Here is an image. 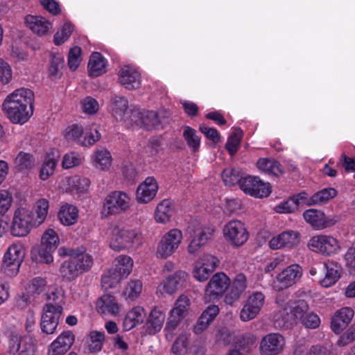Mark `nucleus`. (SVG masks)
I'll use <instances>...</instances> for the list:
<instances>
[{"mask_svg":"<svg viewBox=\"0 0 355 355\" xmlns=\"http://www.w3.org/2000/svg\"><path fill=\"white\" fill-rule=\"evenodd\" d=\"M34 163L33 156L27 153L20 152L15 158L16 167L20 171L31 168Z\"/></svg>","mask_w":355,"mask_h":355,"instance_id":"55","label":"nucleus"},{"mask_svg":"<svg viewBox=\"0 0 355 355\" xmlns=\"http://www.w3.org/2000/svg\"><path fill=\"white\" fill-rule=\"evenodd\" d=\"M222 178L226 186L232 187L239 184L241 187V183L245 177H243L239 169L227 168L223 171Z\"/></svg>","mask_w":355,"mask_h":355,"instance_id":"49","label":"nucleus"},{"mask_svg":"<svg viewBox=\"0 0 355 355\" xmlns=\"http://www.w3.org/2000/svg\"><path fill=\"white\" fill-rule=\"evenodd\" d=\"M64 304L65 297L62 291L55 289L48 294L40 322L41 329L44 333L52 334L55 332Z\"/></svg>","mask_w":355,"mask_h":355,"instance_id":"2","label":"nucleus"},{"mask_svg":"<svg viewBox=\"0 0 355 355\" xmlns=\"http://www.w3.org/2000/svg\"><path fill=\"white\" fill-rule=\"evenodd\" d=\"M9 352L12 354L35 355V344L30 336L20 337L12 335L9 341Z\"/></svg>","mask_w":355,"mask_h":355,"instance_id":"22","label":"nucleus"},{"mask_svg":"<svg viewBox=\"0 0 355 355\" xmlns=\"http://www.w3.org/2000/svg\"><path fill=\"white\" fill-rule=\"evenodd\" d=\"M230 286V279L224 272L215 273L209 279L205 289V299L207 302L219 300Z\"/></svg>","mask_w":355,"mask_h":355,"instance_id":"13","label":"nucleus"},{"mask_svg":"<svg viewBox=\"0 0 355 355\" xmlns=\"http://www.w3.org/2000/svg\"><path fill=\"white\" fill-rule=\"evenodd\" d=\"M230 290L224 297L226 304L232 306L241 297L247 288V279L245 275L239 273L230 282Z\"/></svg>","mask_w":355,"mask_h":355,"instance_id":"28","label":"nucleus"},{"mask_svg":"<svg viewBox=\"0 0 355 355\" xmlns=\"http://www.w3.org/2000/svg\"><path fill=\"white\" fill-rule=\"evenodd\" d=\"M243 135V131L237 129L228 138L225 148L231 155L237 152Z\"/></svg>","mask_w":355,"mask_h":355,"instance_id":"56","label":"nucleus"},{"mask_svg":"<svg viewBox=\"0 0 355 355\" xmlns=\"http://www.w3.org/2000/svg\"><path fill=\"white\" fill-rule=\"evenodd\" d=\"M105 335L103 332L91 331L85 343V347L91 353L100 352L103 346Z\"/></svg>","mask_w":355,"mask_h":355,"instance_id":"45","label":"nucleus"},{"mask_svg":"<svg viewBox=\"0 0 355 355\" xmlns=\"http://www.w3.org/2000/svg\"><path fill=\"white\" fill-rule=\"evenodd\" d=\"M187 273L184 271H177L172 276L166 277L157 288V294L164 295L173 294L178 289V286L185 281Z\"/></svg>","mask_w":355,"mask_h":355,"instance_id":"30","label":"nucleus"},{"mask_svg":"<svg viewBox=\"0 0 355 355\" xmlns=\"http://www.w3.org/2000/svg\"><path fill=\"white\" fill-rule=\"evenodd\" d=\"M257 166L259 170L268 175L277 176L283 173L282 165L274 159L260 158L257 162Z\"/></svg>","mask_w":355,"mask_h":355,"instance_id":"44","label":"nucleus"},{"mask_svg":"<svg viewBox=\"0 0 355 355\" xmlns=\"http://www.w3.org/2000/svg\"><path fill=\"white\" fill-rule=\"evenodd\" d=\"M265 299V295L261 292L256 291L250 294L241 310V320L248 322L254 319L263 307Z\"/></svg>","mask_w":355,"mask_h":355,"instance_id":"18","label":"nucleus"},{"mask_svg":"<svg viewBox=\"0 0 355 355\" xmlns=\"http://www.w3.org/2000/svg\"><path fill=\"white\" fill-rule=\"evenodd\" d=\"M142 288L143 285L140 280H132L125 288L123 295L126 299L135 300L141 294Z\"/></svg>","mask_w":355,"mask_h":355,"instance_id":"54","label":"nucleus"},{"mask_svg":"<svg viewBox=\"0 0 355 355\" xmlns=\"http://www.w3.org/2000/svg\"><path fill=\"white\" fill-rule=\"evenodd\" d=\"M190 307V300L184 295H181L176 300L173 308L169 313V318L165 328L166 336L167 339H171L173 333L169 334V331L174 330L178 326L180 322L186 317Z\"/></svg>","mask_w":355,"mask_h":355,"instance_id":"14","label":"nucleus"},{"mask_svg":"<svg viewBox=\"0 0 355 355\" xmlns=\"http://www.w3.org/2000/svg\"><path fill=\"white\" fill-rule=\"evenodd\" d=\"M324 277L320 279L322 286L328 288L334 285L340 278V268L333 261H327L323 263Z\"/></svg>","mask_w":355,"mask_h":355,"instance_id":"34","label":"nucleus"},{"mask_svg":"<svg viewBox=\"0 0 355 355\" xmlns=\"http://www.w3.org/2000/svg\"><path fill=\"white\" fill-rule=\"evenodd\" d=\"M106 59L98 52H93L89 59L87 70L90 77H98L105 73Z\"/></svg>","mask_w":355,"mask_h":355,"instance_id":"37","label":"nucleus"},{"mask_svg":"<svg viewBox=\"0 0 355 355\" xmlns=\"http://www.w3.org/2000/svg\"><path fill=\"white\" fill-rule=\"evenodd\" d=\"M285 345V339L279 334L270 333L262 338L259 345L261 355H279Z\"/></svg>","mask_w":355,"mask_h":355,"instance_id":"20","label":"nucleus"},{"mask_svg":"<svg viewBox=\"0 0 355 355\" xmlns=\"http://www.w3.org/2000/svg\"><path fill=\"white\" fill-rule=\"evenodd\" d=\"M276 302L281 309L274 315V319L279 327H288L297 320H302L307 314L309 305L304 300L285 302L279 295L276 298Z\"/></svg>","mask_w":355,"mask_h":355,"instance_id":"3","label":"nucleus"},{"mask_svg":"<svg viewBox=\"0 0 355 355\" xmlns=\"http://www.w3.org/2000/svg\"><path fill=\"white\" fill-rule=\"evenodd\" d=\"M112 162L110 151L104 148L96 149L91 155V164L100 171H109L112 166Z\"/></svg>","mask_w":355,"mask_h":355,"instance_id":"29","label":"nucleus"},{"mask_svg":"<svg viewBox=\"0 0 355 355\" xmlns=\"http://www.w3.org/2000/svg\"><path fill=\"white\" fill-rule=\"evenodd\" d=\"M90 186L88 178L79 175L67 176L59 182L58 187L62 191H72L79 193L87 191Z\"/></svg>","mask_w":355,"mask_h":355,"instance_id":"24","label":"nucleus"},{"mask_svg":"<svg viewBox=\"0 0 355 355\" xmlns=\"http://www.w3.org/2000/svg\"><path fill=\"white\" fill-rule=\"evenodd\" d=\"M97 309L101 313L116 315L120 311L121 306L114 297L104 295L97 302Z\"/></svg>","mask_w":355,"mask_h":355,"instance_id":"41","label":"nucleus"},{"mask_svg":"<svg viewBox=\"0 0 355 355\" xmlns=\"http://www.w3.org/2000/svg\"><path fill=\"white\" fill-rule=\"evenodd\" d=\"M109 245L116 252L130 250L139 239V232L117 223L111 224L107 230Z\"/></svg>","mask_w":355,"mask_h":355,"instance_id":"4","label":"nucleus"},{"mask_svg":"<svg viewBox=\"0 0 355 355\" xmlns=\"http://www.w3.org/2000/svg\"><path fill=\"white\" fill-rule=\"evenodd\" d=\"M214 232V228L208 227H204L196 230L195 232L194 236L188 245V252L190 254L196 255L211 239Z\"/></svg>","mask_w":355,"mask_h":355,"instance_id":"32","label":"nucleus"},{"mask_svg":"<svg viewBox=\"0 0 355 355\" xmlns=\"http://www.w3.org/2000/svg\"><path fill=\"white\" fill-rule=\"evenodd\" d=\"M64 58L59 53L51 55L50 64L49 67V75L51 79H57L60 76V71L63 67Z\"/></svg>","mask_w":355,"mask_h":355,"instance_id":"50","label":"nucleus"},{"mask_svg":"<svg viewBox=\"0 0 355 355\" xmlns=\"http://www.w3.org/2000/svg\"><path fill=\"white\" fill-rule=\"evenodd\" d=\"M217 339L218 341H222L225 345L236 343L241 347H243L244 346L242 343V340L237 338L234 333L225 329L220 330L217 335Z\"/></svg>","mask_w":355,"mask_h":355,"instance_id":"59","label":"nucleus"},{"mask_svg":"<svg viewBox=\"0 0 355 355\" xmlns=\"http://www.w3.org/2000/svg\"><path fill=\"white\" fill-rule=\"evenodd\" d=\"M33 218V212L20 207L15 210L12 218L11 232L15 236H26L33 227H37Z\"/></svg>","mask_w":355,"mask_h":355,"instance_id":"15","label":"nucleus"},{"mask_svg":"<svg viewBox=\"0 0 355 355\" xmlns=\"http://www.w3.org/2000/svg\"><path fill=\"white\" fill-rule=\"evenodd\" d=\"M81 53L80 47L75 46L72 47L68 54V66L72 71H75L80 64L81 62Z\"/></svg>","mask_w":355,"mask_h":355,"instance_id":"62","label":"nucleus"},{"mask_svg":"<svg viewBox=\"0 0 355 355\" xmlns=\"http://www.w3.org/2000/svg\"><path fill=\"white\" fill-rule=\"evenodd\" d=\"M133 261L127 255H120L115 259L114 268L102 277L101 284L105 289L114 287L120 280L126 277L132 271Z\"/></svg>","mask_w":355,"mask_h":355,"instance_id":"8","label":"nucleus"},{"mask_svg":"<svg viewBox=\"0 0 355 355\" xmlns=\"http://www.w3.org/2000/svg\"><path fill=\"white\" fill-rule=\"evenodd\" d=\"M166 315L162 307L156 306L150 311L146 324L148 332L155 334L159 331L165 321Z\"/></svg>","mask_w":355,"mask_h":355,"instance_id":"36","label":"nucleus"},{"mask_svg":"<svg viewBox=\"0 0 355 355\" xmlns=\"http://www.w3.org/2000/svg\"><path fill=\"white\" fill-rule=\"evenodd\" d=\"M219 263L218 259L210 254L201 255L194 263L192 275L193 278L203 282L208 279Z\"/></svg>","mask_w":355,"mask_h":355,"instance_id":"16","label":"nucleus"},{"mask_svg":"<svg viewBox=\"0 0 355 355\" xmlns=\"http://www.w3.org/2000/svg\"><path fill=\"white\" fill-rule=\"evenodd\" d=\"M273 210L278 214H291L297 210V204L292 198L284 200L277 205Z\"/></svg>","mask_w":355,"mask_h":355,"instance_id":"64","label":"nucleus"},{"mask_svg":"<svg viewBox=\"0 0 355 355\" xmlns=\"http://www.w3.org/2000/svg\"><path fill=\"white\" fill-rule=\"evenodd\" d=\"M182 135L187 146L191 149L192 152H197L199 150L201 139L196 130L187 125L184 128Z\"/></svg>","mask_w":355,"mask_h":355,"instance_id":"48","label":"nucleus"},{"mask_svg":"<svg viewBox=\"0 0 355 355\" xmlns=\"http://www.w3.org/2000/svg\"><path fill=\"white\" fill-rule=\"evenodd\" d=\"M130 207V198L123 191H114L103 199L100 214L102 218L118 216L127 211Z\"/></svg>","mask_w":355,"mask_h":355,"instance_id":"5","label":"nucleus"},{"mask_svg":"<svg viewBox=\"0 0 355 355\" xmlns=\"http://www.w3.org/2000/svg\"><path fill=\"white\" fill-rule=\"evenodd\" d=\"M300 234L297 231L286 230L273 236L269 241V247L272 250L292 249L298 245Z\"/></svg>","mask_w":355,"mask_h":355,"instance_id":"21","label":"nucleus"},{"mask_svg":"<svg viewBox=\"0 0 355 355\" xmlns=\"http://www.w3.org/2000/svg\"><path fill=\"white\" fill-rule=\"evenodd\" d=\"M73 26L69 22H65L60 30H58L54 35L55 44L60 45L66 42L73 31Z\"/></svg>","mask_w":355,"mask_h":355,"instance_id":"58","label":"nucleus"},{"mask_svg":"<svg viewBox=\"0 0 355 355\" xmlns=\"http://www.w3.org/2000/svg\"><path fill=\"white\" fill-rule=\"evenodd\" d=\"M173 214L174 208L172 202L168 199H164L156 207L154 220L157 223L166 224L171 220Z\"/></svg>","mask_w":355,"mask_h":355,"instance_id":"35","label":"nucleus"},{"mask_svg":"<svg viewBox=\"0 0 355 355\" xmlns=\"http://www.w3.org/2000/svg\"><path fill=\"white\" fill-rule=\"evenodd\" d=\"M183 240V233L178 228H172L160 238L156 247V256L159 259H167L180 248Z\"/></svg>","mask_w":355,"mask_h":355,"instance_id":"10","label":"nucleus"},{"mask_svg":"<svg viewBox=\"0 0 355 355\" xmlns=\"http://www.w3.org/2000/svg\"><path fill=\"white\" fill-rule=\"evenodd\" d=\"M64 137L68 142L76 143L83 146L94 145L101 139V134L96 129L90 132H84L83 128L77 124L68 126L64 132Z\"/></svg>","mask_w":355,"mask_h":355,"instance_id":"12","label":"nucleus"},{"mask_svg":"<svg viewBox=\"0 0 355 355\" xmlns=\"http://www.w3.org/2000/svg\"><path fill=\"white\" fill-rule=\"evenodd\" d=\"M33 92L26 88H19L9 94L2 103V110L14 124L26 123L33 114Z\"/></svg>","mask_w":355,"mask_h":355,"instance_id":"1","label":"nucleus"},{"mask_svg":"<svg viewBox=\"0 0 355 355\" xmlns=\"http://www.w3.org/2000/svg\"><path fill=\"white\" fill-rule=\"evenodd\" d=\"M26 26L38 36L48 34L53 28L52 23L45 17L28 15L25 17Z\"/></svg>","mask_w":355,"mask_h":355,"instance_id":"31","label":"nucleus"},{"mask_svg":"<svg viewBox=\"0 0 355 355\" xmlns=\"http://www.w3.org/2000/svg\"><path fill=\"white\" fill-rule=\"evenodd\" d=\"M158 184L153 177H147L139 184L136 191L135 200L139 204H147L151 202L158 191Z\"/></svg>","mask_w":355,"mask_h":355,"instance_id":"23","label":"nucleus"},{"mask_svg":"<svg viewBox=\"0 0 355 355\" xmlns=\"http://www.w3.org/2000/svg\"><path fill=\"white\" fill-rule=\"evenodd\" d=\"M49 209V202L46 198H40L37 200L34 205L33 212V218L35 224L39 226L42 224L48 216Z\"/></svg>","mask_w":355,"mask_h":355,"instance_id":"43","label":"nucleus"},{"mask_svg":"<svg viewBox=\"0 0 355 355\" xmlns=\"http://www.w3.org/2000/svg\"><path fill=\"white\" fill-rule=\"evenodd\" d=\"M79 211L72 205H62L58 211V218L60 223L65 226H71L76 223L78 219Z\"/></svg>","mask_w":355,"mask_h":355,"instance_id":"40","label":"nucleus"},{"mask_svg":"<svg viewBox=\"0 0 355 355\" xmlns=\"http://www.w3.org/2000/svg\"><path fill=\"white\" fill-rule=\"evenodd\" d=\"M110 111L116 120L121 121L127 127L134 126L139 115V110L136 107H129L126 98L121 96L114 97L109 105Z\"/></svg>","mask_w":355,"mask_h":355,"instance_id":"9","label":"nucleus"},{"mask_svg":"<svg viewBox=\"0 0 355 355\" xmlns=\"http://www.w3.org/2000/svg\"><path fill=\"white\" fill-rule=\"evenodd\" d=\"M307 247L311 251L324 257L338 254L342 250L339 239L331 234H319L311 237Z\"/></svg>","mask_w":355,"mask_h":355,"instance_id":"7","label":"nucleus"},{"mask_svg":"<svg viewBox=\"0 0 355 355\" xmlns=\"http://www.w3.org/2000/svg\"><path fill=\"white\" fill-rule=\"evenodd\" d=\"M119 81L129 90L136 89L141 85V75L135 67L126 65L119 72Z\"/></svg>","mask_w":355,"mask_h":355,"instance_id":"27","label":"nucleus"},{"mask_svg":"<svg viewBox=\"0 0 355 355\" xmlns=\"http://www.w3.org/2000/svg\"><path fill=\"white\" fill-rule=\"evenodd\" d=\"M12 203V193L6 189H0V216L4 215Z\"/></svg>","mask_w":355,"mask_h":355,"instance_id":"63","label":"nucleus"},{"mask_svg":"<svg viewBox=\"0 0 355 355\" xmlns=\"http://www.w3.org/2000/svg\"><path fill=\"white\" fill-rule=\"evenodd\" d=\"M304 220L313 229L322 230V223L324 218V212L316 209H309L303 213Z\"/></svg>","mask_w":355,"mask_h":355,"instance_id":"46","label":"nucleus"},{"mask_svg":"<svg viewBox=\"0 0 355 355\" xmlns=\"http://www.w3.org/2000/svg\"><path fill=\"white\" fill-rule=\"evenodd\" d=\"M354 315V310L350 307H343L337 310L331 319V329L336 334H340L351 322Z\"/></svg>","mask_w":355,"mask_h":355,"instance_id":"25","label":"nucleus"},{"mask_svg":"<svg viewBox=\"0 0 355 355\" xmlns=\"http://www.w3.org/2000/svg\"><path fill=\"white\" fill-rule=\"evenodd\" d=\"M53 251L54 250L48 249L41 245V247L34 249L32 253L36 261L50 263L53 260L52 255Z\"/></svg>","mask_w":355,"mask_h":355,"instance_id":"57","label":"nucleus"},{"mask_svg":"<svg viewBox=\"0 0 355 355\" xmlns=\"http://www.w3.org/2000/svg\"><path fill=\"white\" fill-rule=\"evenodd\" d=\"M26 254L24 244L20 241L10 244L3 254L1 271L8 277L16 276Z\"/></svg>","mask_w":355,"mask_h":355,"instance_id":"6","label":"nucleus"},{"mask_svg":"<svg viewBox=\"0 0 355 355\" xmlns=\"http://www.w3.org/2000/svg\"><path fill=\"white\" fill-rule=\"evenodd\" d=\"M73 259L80 274L89 270L94 263L92 257L80 249L78 250L77 254L74 255Z\"/></svg>","mask_w":355,"mask_h":355,"instance_id":"47","label":"nucleus"},{"mask_svg":"<svg viewBox=\"0 0 355 355\" xmlns=\"http://www.w3.org/2000/svg\"><path fill=\"white\" fill-rule=\"evenodd\" d=\"M83 112L86 114L93 115L97 113L100 108L98 102L92 96H87L81 101Z\"/></svg>","mask_w":355,"mask_h":355,"instance_id":"60","label":"nucleus"},{"mask_svg":"<svg viewBox=\"0 0 355 355\" xmlns=\"http://www.w3.org/2000/svg\"><path fill=\"white\" fill-rule=\"evenodd\" d=\"M75 336L70 331L62 332L49 347L48 355H64L71 347Z\"/></svg>","mask_w":355,"mask_h":355,"instance_id":"26","label":"nucleus"},{"mask_svg":"<svg viewBox=\"0 0 355 355\" xmlns=\"http://www.w3.org/2000/svg\"><path fill=\"white\" fill-rule=\"evenodd\" d=\"M223 235L230 245L233 248H239L247 242L250 234L243 221L233 219L223 226Z\"/></svg>","mask_w":355,"mask_h":355,"instance_id":"11","label":"nucleus"},{"mask_svg":"<svg viewBox=\"0 0 355 355\" xmlns=\"http://www.w3.org/2000/svg\"><path fill=\"white\" fill-rule=\"evenodd\" d=\"M146 316L144 309L137 306L129 311L123 320V329L129 331L144 322Z\"/></svg>","mask_w":355,"mask_h":355,"instance_id":"39","label":"nucleus"},{"mask_svg":"<svg viewBox=\"0 0 355 355\" xmlns=\"http://www.w3.org/2000/svg\"><path fill=\"white\" fill-rule=\"evenodd\" d=\"M241 189L256 198H266L271 192L269 183L262 182L257 177L247 176L241 183Z\"/></svg>","mask_w":355,"mask_h":355,"instance_id":"19","label":"nucleus"},{"mask_svg":"<svg viewBox=\"0 0 355 355\" xmlns=\"http://www.w3.org/2000/svg\"><path fill=\"white\" fill-rule=\"evenodd\" d=\"M302 273V268L299 264H291L277 275L273 288L278 291L288 288L301 279Z\"/></svg>","mask_w":355,"mask_h":355,"instance_id":"17","label":"nucleus"},{"mask_svg":"<svg viewBox=\"0 0 355 355\" xmlns=\"http://www.w3.org/2000/svg\"><path fill=\"white\" fill-rule=\"evenodd\" d=\"M337 195V191L334 188L323 189L311 196V204L314 205L325 203Z\"/></svg>","mask_w":355,"mask_h":355,"instance_id":"52","label":"nucleus"},{"mask_svg":"<svg viewBox=\"0 0 355 355\" xmlns=\"http://www.w3.org/2000/svg\"><path fill=\"white\" fill-rule=\"evenodd\" d=\"M164 112L163 110H159V112L153 110L139 111V117L133 124L134 125H137L139 121L141 125L146 129L158 128L164 122Z\"/></svg>","mask_w":355,"mask_h":355,"instance_id":"33","label":"nucleus"},{"mask_svg":"<svg viewBox=\"0 0 355 355\" xmlns=\"http://www.w3.org/2000/svg\"><path fill=\"white\" fill-rule=\"evenodd\" d=\"M83 161L82 156L76 152L66 153L62 160V166L65 169H69L78 166Z\"/></svg>","mask_w":355,"mask_h":355,"instance_id":"61","label":"nucleus"},{"mask_svg":"<svg viewBox=\"0 0 355 355\" xmlns=\"http://www.w3.org/2000/svg\"><path fill=\"white\" fill-rule=\"evenodd\" d=\"M60 273L63 278L68 280L74 279L80 274L73 258L64 261L61 264Z\"/></svg>","mask_w":355,"mask_h":355,"instance_id":"51","label":"nucleus"},{"mask_svg":"<svg viewBox=\"0 0 355 355\" xmlns=\"http://www.w3.org/2000/svg\"><path fill=\"white\" fill-rule=\"evenodd\" d=\"M191 347L190 335L182 333L174 341L171 350L175 355H189Z\"/></svg>","mask_w":355,"mask_h":355,"instance_id":"42","label":"nucleus"},{"mask_svg":"<svg viewBox=\"0 0 355 355\" xmlns=\"http://www.w3.org/2000/svg\"><path fill=\"white\" fill-rule=\"evenodd\" d=\"M59 236L53 229H47L43 234L41 239V244L50 250H55L58 245Z\"/></svg>","mask_w":355,"mask_h":355,"instance_id":"53","label":"nucleus"},{"mask_svg":"<svg viewBox=\"0 0 355 355\" xmlns=\"http://www.w3.org/2000/svg\"><path fill=\"white\" fill-rule=\"evenodd\" d=\"M58 162V154L55 150H51L46 153L45 159L40 170V178L42 180H48L55 171Z\"/></svg>","mask_w":355,"mask_h":355,"instance_id":"38","label":"nucleus"}]
</instances>
